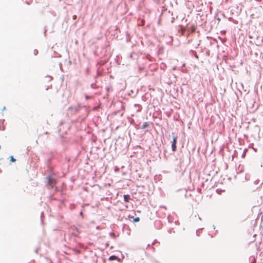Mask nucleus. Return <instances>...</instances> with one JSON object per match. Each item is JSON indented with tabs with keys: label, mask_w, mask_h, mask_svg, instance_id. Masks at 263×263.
<instances>
[{
	"label": "nucleus",
	"mask_w": 263,
	"mask_h": 263,
	"mask_svg": "<svg viewBox=\"0 0 263 263\" xmlns=\"http://www.w3.org/2000/svg\"><path fill=\"white\" fill-rule=\"evenodd\" d=\"M139 220H140V218L139 217H137L136 218H133V222H138Z\"/></svg>",
	"instance_id": "obj_6"
},
{
	"label": "nucleus",
	"mask_w": 263,
	"mask_h": 263,
	"mask_svg": "<svg viewBox=\"0 0 263 263\" xmlns=\"http://www.w3.org/2000/svg\"><path fill=\"white\" fill-rule=\"evenodd\" d=\"M249 177V175L247 174V175H246V176H245V179H246V180H248V179H249V178H248Z\"/></svg>",
	"instance_id": "obj_14"
},
{
	"label": "nucleus",
	"mask_w": 263,
	"mask_h": 263,
	"mask_svg": "<svg viewBox=\"0 0 263 263\" xmlns=\"http://www.w3.org/2000/svg\"><path fill=\"white\" fill-rule=\"evenodd\" d=\"M33 53L35 55H36L38 54V51L36 49H34L33 51Z\"/></svg>",
	"instance_id": "obj_9"
},
{
	"label": "nucleus",
	"mask_w": 263,
	"mask_h": 263,
	"mask_svg": "<svg viewBox=\"0 0 263 263\" xmlns=\"http://www.w3.org/2000/svg\"><path fill=\"white\" fill-rule=\"evenodd\" d=\"M51 158H49L47 160V161H46V164L47 165V167L50 168V166H49V164L51 162Z\"/></svg>",
	"instance_id": "obj_5"
},
{
	"label": "nucleus",
	"mask_w": 263,
	"mask_h": 263,
	"mask_svg": "<svg viewBox=\"0 0 263 263\" xmlns=\"http://www.w3.org/2000/svg\"><path fill=\"white\" fill-rule=\"evenodd\" d=\"M85 97H86V99H88V98H90V97H89V96H87V95H86V96H85Z\"/></svg>",
	"instance_id": "obj_18"
},
{
	"label": "nucleus",
	"mask_w": 263,
	"mask_h": 263,
	"mask_svg": "<svg viewBox=\"0 0 263 263\" xmlns=\"http://www.w3.org/2000/svg\"><path fill=\"white\" fill-rule=\"evenodd\" d=\"M262 184H263V182H262V183H261V185H262Z\"/></svg>",
	"instance_id": "obj_25"
},
{
	"label": "nucleus",
	"mask_w": 263,
	"mask_h": 263,
	"mask_svg": "<svg viewBox=\"0 0 263 263\" xmlns=\"http://www.w3.org/2000/svg\"><path fill=\"white\" fill-rule=\"evenodd\" d=\"M5 109H6V107H5V106H4V107H3V110H5Z\"/></svg>",
	"instance_id": "obj_19"
},
{
	"label": "nucleus",
	"mask_w": 263,
	"mask_h": 263,
	"mask_svg": "<svg viewBox=\"0 0 263 263\" xmlns=\"http://www.w3.org/2000/svg\"><path fill=\"white\" fill-rule=\"evenodd\" d=\"M131 198H124V200L125 201V202H128L129 201V199H130Z\"/></svg>",
	"instance_id": "obj_13"
},
{
	"label": "nucleus",
	"mask_w": 263,
	"mask_h": 263,
	"mask_svg": "<svg viewBox=\"0 0 263 263\" xmlns=\"http://www.w3.org/2000/svg\"><path fill=\"white\" fill-rule=\"evenodd\" d=\"M10 161L11 162H15L16 161V159L12 156H11L10 157Z\"/></svg>",
	"instance_id": "obj_7"
},
{
	"label": "nucleus",
	"mask_w": 263,
	"mask_h": 263,
	"mask_svg": "<svg viewBox=\"0 0 263 263\" xmlns=\"http://www.w3.org/2000/svg\"><path fill=\"white\" fill-rule=\"evenodd\" d=\"M46 180L47 182V186L49 189H54V187L57 189L55 187L56 181L55 178H54L52 176L49 175L46 177Z\"/></svg>",
	"instance_id": "obj_1"
},
{
	"label": "nucleus",
	"mask_w": 263,
	"mask_h": 263,
	"mask_svg": "<svg viewBox=\"0 0 263 263\" xmlns=\"http://www.w3.org/2000/svg\"><path fill=\"white\" fill-rule=\"evenodd\" d=\"M177 136H174L173 141L172 143V149L173 152H175L176 151V143H177Z\"/></svg>",
	"instance_id": "obj_2"
},
{
	"label": "nucleus",
	"mask_w": 263,
	"mask_h": 263,
	"mask_svg": "<svg viewBox=\"0 0 263 263\" xmlns=\"http://www.w3.org/2000/svg\"><path fill=\"white\" fill-rule=\"evenodd\" d=\"M123 197L127 198V197H129V195H124Z\"/></svg>",
	"instance_id": "obj_15"
},
{
	"label": "nucleus",
	"mask_w": 263,
	"mask_h": 263,
	"mask_svg": "<svg viewBox=\"0 0 263 263\" xmlns=\"http://www.w3.org/2000/svg\"><path fill=\"white\" fill-rule=\"evenodd\" d=\"M80 215H83V213H82V212H80Z\"/></svg>",
	"instance_id": "obj_20"
},
{
	"label": "nucleus",
	"mask_w": 263,
	"mask_h": 263,
	"mask_svg": "<svg viewBox=\"0 0 263 263\" xmlns=\"http://www.w3.org/2000/svg\"><path fill=\"white\" fill-rule=\"evenodd\" d=\"M116 259H118V257L115 255H111L109 258V260H115Z\"/></svg>",
	"instance_id": "obj_4"
},
{
	"label": "nucleus",
	"mask_w": 263,
	"mask_h": 263,
	"mask_svg": "<svg viewBox=\"0 0 263 263\" xmlns=\"http://www.w3.org/2000/svg\"><path fill=\"white\" fill-rule=\"evenodd\" d=\"M148 126H149V123L147 122H145L142 124L141 128L142 129H144V128H146V127H147Z\"/></svg>",
	"instance_id": "obj_3"
},
{
	"label": "nucleus",
	"mask_w": 263,
	"mask_h": 263,
	"mask_svg": "<svg viewBox=\"0 0 263 263\" xmlns=\"http://www.w3.org/2000/svg\"><path fill=\"white\" fill-rule=\"evenodd\" d=\"M259 180H256L254 181V184H258L259 182Z\"/></svg>",
	"instance_id": "obj_10"
},
{
	"label": "nucleus",
	"mask_w": 263,
	"mask_h": 263,
	"mask_svg": "<svg viewBox=\"0 0 263 263\" xmlns=\"http://www.w3.org/2000/svg\"><path fill=\"white\" fill-rule=\"evenodd\" d=\"M37 250H38L37 249L35 250V252L36 253H37Z\"/></svg>",
	"instance_id": "obj_22"
},
{
	"label": "nucleus",
	"mask_w": 263,
	"mask_h": 263,
	"mask_svg": "<svg viewBox=\"0 0 263 263\" xmlns=\"http://www.w3.org/2000/svg\"><path fill=\"white\" fill-rule=\"evenodd\" d=\"M249 38L251 39V38H252V37L251 36L249 35Z\"/></svg>",
	"instance_id": "obj_23"
},
{
	"label": "nucleus",
	"mask_w": 263,
	"mask_h": 263,
	"mask_svg": "<svg viewBox=\"0 0 263 263\" xmlns=\"http://www.w3.org/2000/svg\"><path fill=\"white\" fill-rule=\"evenodd\" d=\"M47 81H49V82L51 81L52 80V78L51 77H50V76H47Z\"/></svg>",
	"instance_id": "obj_8"
},
{
	"label": "nucleus",
	"mask_w": 263,
	"mask_h": 263,
	"mask_svg": "<svg viewBox=\"0 0 263 263\" xmlns=\"http://www.w3.org/2000/svg\"><path fill=\"white\" fill-rule=\"evenodd\" d=\"M1 148V146L0 145V149Z\"/></svg>",
	"instance_id": "obj_26"
},
{
	"label": "nucleus",
	"mask_w": 263,
	"mask_h": 263,
	"mask_svg": "<svg viewBox=\"0 0 263 263\" xmlns=\"http://www.w3.org/2000/svg\"><path fill=\"white\" fill-rule=\"evenodd\" d=\"M110 236H112L113 237H116V235L114 233H110Z\"/></svg>",
	"instance_id": "obj_12"
},
{
	"label": "nucleus",
	"mask_w": 263,
	"mask_h": 263,
	"mask_svg": "<svg viewBox=\"0 0 263 263\" xmlns=\"http://www.w3.org/2000/svg\"><path fill=\"white\" fill-rule=\"evenodd\" d=\"M73 20H76L77 18V16L76 15H73L72 16Z\"/></svg>",
	"instance_id": "obj_16"
},
{
	"label": "nucleus",
	"mask_w": 263,
	"mask_h": 263,
	"mask_svg": "<svg viewBox=\"0 0 263 263\" xmlns=\"http://www.w3.org/2000/svg\"><path fill=\"white\" fill-rule=\"evenodd\" d=\"M43 216H44L43 212H42L41 215V219L42 222H43Z\"/></svg>",
	"instance_id": "obj_11"
},
{
	"label": "nucleus",
	"mask_w": 263,
	"mask_h": 263,
	"mask_svg": "<svg viewBox=\"0 0 263 263\" xmlns=\"http://www.w3.org/2000/svg\"><path fill=\"white\" fill-rule=\"evenodd\" d=\"M154 263H160L158 261H157V260H155L154 261Z\"/></svg>",
	"instance_id": "obj_17"
},
{
	"label": "nucleus",
	"mask_w": 263,
	"mask_h": 263,
	"mask_svg": "<svg viewBox=\"0 0 263 263\" xmlns=\"http://www.w3.org/2000/svg\"><path fill=\"white\" fill-rule=\"evenodd\" d=\"M93 84H91V87H93Z\"/></svg>",
	"instance_id": "obj_21"
},
{
	"label": "nucleus",
	"mask_w": 263,
	"mask_h": 263,
	"mask_svg": "<svg viewBox=\"0 0 263 263\" xmlns=\"http://www.w3.org/2000/svg\"><path fill=\"white\" fill-rule=\"evenodd\" d=\"M213 227H214V229H215V226H214V225H213Z\"/></svg>",
	"instance_id": "obj_24"
}]
</instances>
